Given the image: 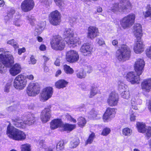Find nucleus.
I'll use <instances>...</instances> for the list:
<instances>
[{"label":"nucleus","instance_id":"f257e3e1","mask_svg":"<svg viewBox=\"0 0 151 151\" xmlns=\"http://www.w3.org/2000/svg\"><path fill=\"white\" fill-rule=\"evenodd\" d=\"M12 123L15 127L18 128H24L27 125L30 126L36 121L35 115L31 113L28 114L26 119L23 121L20 116H16L12 119Z\"/></svg>","mask_w":151,"mask_h":151},{"label":"nucleus","instance_id":"f03ea898","mask_svg":"<svg viewBox=\"0 0 151 151\" xmlns=\"http://www.w3.org/2000/svg\"><path fill=\"white\" fill-rule=\"evenodd\" d=\"M6 134L9 138L15 140L23 141L26 138L27 135L24 132L14 128L10 123L7 127Z\"/></svg>","mask_w":151,"mask_h":151},{"label":"nucleus","instance_id":"7ed1b4c3","mask_svg":"<svg viewBox=\"0 0 151 151\" xmlns=\"http://www.w3.org/2000/svg\"><path fill=\"white\" fill-rule=\"evenodd\" d=\"M0 73L3 72L4 66L9 67L14 63V58L9 52L5 51L3 49L0 48Z\"/></svg>","mask_w":151,"mask_h":151},{"label":"nucleus","instance_id":"20e7f679","mask_svg":"<svg viewBox=\"0 0 151 151\" xmlns=\"http://www.w3.org/2000/svg\"><path fill=\"white\" fill-rule=\"evenodd\" d=\"M131 52L130 48L127 45H122L116 51L115 57L119 61L124 62L129 60Z\"/></svg>","mask_w":151,"mask_h":151},{"label":"nucleus","instance_id":"39448f33","mask_svg":"<svg viewBox=\"0 0 151 151\" xmlns=\"http://www.w3.org/2000/svg\"><path fill=\"white\" fill-rule=\"evenodd\" d=\"M132 8V4L129 0H123L121 3L114 4L111 7V10L112 12L115 13L118 12H125Z\"/></svg>","mask_w":151,"mask_h":151},{"label":"nucleus","instance_id":"423d86ee","mask_svg":"<svg viewBox=\"0 0 151 151\" xmlns=\"http://www.w3.org/2000/svg\"><path fill=\"white\" fill-rule=\"evenodd\" d=\"M63 35L65 41L70 47H74L76 46L78 39V38H73L74 34L73 29H66L63 32Z\"/></svg>","mask_w":151,"mask_h":151},{"label":"nucleus","instance_id":"0eeeda50","mask_svg":"<svg viewBox=\"0 0 151 151\" xmlns=\"http://www.w3.org/2000/svg\"><path fill=\"white\" fill-rule=\"evenodd\" d=\"M65 42L60 37H57L53 38L50 42V44L52 49L56 50H62L65 46Z\"/></svg>","mask_w":151,"mask_h":151},{"label":"nucleus","instance_id":"6e6552de","mask_svg":"<svg viewBox=\"0 0 151 151\" xmlns=\"http://www.w3.org/2000/svg\"><path fill=\"white\" fill-rule=\"evenodd\" d=\"M135 16L134 14H131L124 17L120 21V24L124 29L131 27L134 23Z\"/></svg>","mask_w":151,"mask_h":151},{"label":"nucleus","instance_id":"1a4fd4ad","mask_svg":"<svg viewBox=\"0 0 151 151\" xmlns=\"http://www.w3.org/2000/svg\"><path fill=\"white\" fill-rule=\"evenodd\" d=\"M27 83V80L24 75L20 74L17 76L14 79V86L19 90L23 89Z\"/></svg>","mask_w":151,"mask_h":151},{"label":"nucleus","instance_id":"9d476101","mask_svg":"<svg viewBox=\"0 0 151 151\" xmlns=\"http://www.w3.org/2000/svg\"><path fill=\"white\" fill-rule=\"evenodd\" d=\"M40 89L38 83L32 82L29 84L27 88V93L29 96H35L39 93Z\"/></svg>","mask_w":151,"mask_h":151},{"label":"nucleus","instance_id":"9b49d317","mask_svg":"<svg viewBox=\"0 0 151 151\" xmlns=\"http://www.w3.org/2000/svg\"><path fill=\"white\" fill-rule=\"evenodd\" d=\"M61 14L57 10L51 12L49 16V20L51 24L56 26L59 24L61 22Z\"/></svg>","mask_w":151,"mask_h":151},{"label":"nucleus","instance_id":"f8f14e48","mask_svg":"<svg viewBox=\"0 0 151 151\" xmlns=\"http://www.w3.org/2000/svg\"><path fill=\"white\" fill-rule=\"evenodd\" d=\"M53 93V89L50 87H47L44 88L40 97V100L44 101L47 100L52 96Z\"/></svg>","mask_w":151,"mask_h":151},{"label":"nucleus","instance_id":"ddd939ff","mask_svg":"<svg viewBox=\"0 0 151 151\" xmlns=\"http://www.w3.org/2000/svg\"><path fill=\"white\" fill-rule=\"evenodd\" d=\"M93 50V47L90 43H86L82 45L80 51L84 56H89L92 54Z\"/></svg>","mask_w":151,"mask_h":151},{"label":"nucleus","instance_id":"4468645a","mask_svg":"<svg viewBox=\"0 0 151 151\" xmlns=\"http://www.w3.org/2000/svg\"><path fill=\"white\" fill-rule=\"evenodd\" d=\"M79 58L78 52L73 50H70L67 52L66 59L70 63H73L77 61Z\"/></svg>","mask_w":151,"mask_h":151},{"label":"nucleus","instance_id":"2eb2a0df","mask_svg":"<svg viewBox=\"0 0 151 151\" xmlns=\"http://www.w3.org/2000/svg\"><path fill=\"white\" fill-rule=\"evenodd\" d=\"M136 72H131L128 73L126 77L127 80L132 84L139 83L140 81L139 76Z\"/></svg>","mask_w":151,"mask_h":151},{"label":"nucleus","instance_id":"dca6fc26","mask_svg":"<svg viewBox=\"0 0 151 151\" xmlns=\"http://www.w3.org/2000/svg\"><path fill=\"white\" fill-rule=\"evenodd\" d=\"M136 72H131L128 73L126 77L127 80L132 84L139 83L140 81L139 76Z\"/></svg>","mask_w":151,"mask_h":151},{"label":"nucleus","instance_id":"f3484780","mask_svg":"<svg viewBox=\"0 0 151 151\" xmlns=\"http://www.w3.org/2000/svg\"><path fill=\"white\" fill-rule=\"evenodd\" d=\"M34 2L32 0H24L21 4V9L24 12L30 11L33 8Z\"/></svg>","mask_w":151,"mask_h":151},{"label":"nucleus","instance_id":"a211bd4d","mask_svg":"<svg viewBox=\"0 0 151 151\" xmlns=\"http://www.w3.org/2000/svg\"><path fill=\"white\" fill-rule=\"evenodd\" d=\"M144 65L145 62L142 59L140 58L137 59L134 66L136 72L139 75H141L143 71Z\"/></svg>","mask_w":151,"mask_h":151},{"label":"nucleus","instance_id":"6ab92c4d","mask_svg":"<svg viewBox=\"0 0 151 151\" xmlns=\"http://www.w3.org/2000/svg\"><path fill=\"white\" fill-rule=\"evenodd\" d=\"M118 101L119 98L115 92H112L109 95L107 102L109 106H116Z\"/></svg>","mask_w":151,"mask_h":151},{"label":"nucleus","instance_id":"aec40b11","mask_svg":"<svg viewBox=\"0 0 151 151\" xmlns=\"http://www.w3.org/2000/svg\"><path fill=\"white\" fill-rule=\"evenodd\" d=\"M51 117V112L49 108H45L42 111L40 116V119L43 123L49 121Z\"/></svg>","mask_w":151,"mask_h":151},{"label":"nucleus","instance_id":"412c9836","mask_svg":"<svg viewBox=\"0 0 151 151\" xmlns=\"http://www.w3.org/2000/svg\"><path fill=\"white\" fill-rule=\"evenodd\" d=\"M115 112L114 109L110 108L107 109L103 116V119L104 122L108 121L114 116Z\"/></svg>","mask_w":151,"mask_h":151},{"label":"nucleus","instance_id":"4be33fe9","mask_svg":"<svg viewBox=\"0 0 151 151\" xmlns=\"http://www.w3.org/2000/svg\"><path fill=\"white\" fill-rule=\"evenodd\" d=\"M98 29L95 27L90 26L88 28L87 37L93 40L98 35Z\"/></svg>","mask_w":151,"mask_h":151},{"label":"nucleus","instance_id":"5701e85b","mask_svg":"<svg viewBox=\"0 0 151 151\" xmlns=\"http://www.w3.org/2000/svg\"><path fill=\"white\" fill-rule=\"evenodd\" d=\"M133 33L136 39L139 40L142 36V26L139 23L135 24L133 27Z\"/></svg>","mask_w":151,"mask_h":151},{"label":"nucleus","instance_id":"b1692460","mask_svg":"<svg viewBox=\"0 0 151 151\" xmlns=\"http://www.w3.org/2000/svg\"><path fill=\"white\" fill-rule=\"evenodd\" d=\"M134 47V52L137 54H140L143 52L144 50V45L142 41L138 40L136 39Z\"/></svg>","mask_w":151,"mask_h":151},{"label":"nucleus","instance_id":"393cba45","mask_svg":"<svg viewBox=\"0 0 151 151\" xmlns=\"http://www.w3.org/2000/svg\"><path fill=\"white\" fill-rule=\"evenodd\" d=\"M21 70L22 68L20 65L18 63H16L11 67L9 72L11 75L15 76L19 73Z\"/></svg>","mask_w":151,"mask_h":151},{"label":"nucleus","instance_id":"a878e982","mask_svg":"<svg viewBox=\"0 0 151 151\" xmlns=\"http://www.w3.org/2000/svg\"><path fill=\"white\" fill-rule=\"evenodd\" d=\"M141 88L144 91H150L151 90V78L144 80L141 83Z\"/></svg>","mask_w":151,"mask_h":151},{"label":"nucleus","instance_id":"bb28decb","mask_svg":"<svg viewBox=\"0 0 151 151\" xmlns=\"http://www.w3.org/2000/svg\"><path fill=\"white\" fill-rule=\"evenodd\" d=\"M63 122L60 119H55L52 120L50 122V127L52 129H54L59 127L61 128Z\"/></svg>","mask_w":151,"mask_h":151},{"label":"nucleus","instance_id":"cd10ccee","mask_svg":"<svg viewBox=\"0 0 151 151\" xmlns=\"http://www.w3.org/2000/svg\"><path fill=\"white\" fill-rule=\"evenodd\" d=\"M21 15L19 13H16L15 15L14 19L13 22L14 25L17 27H20L23 24V21L21 19Z\"/></svg>","mask_w":151,"mask_h":151},{"label":"nucleus","instance_id":"c85d7f7f","mask_svg":"<svg viewBox=\"0 0 151 151\" xmlns=\"http://www.w3.org/2000/svg\"><path fill=\"white\" fill-rule=\"evenodd\" d=\"M68 83L64 79L58 80L55 83L56 87L58 88H63L66 87Z\"/></svg>","mask_w":151,"mask_h":151},{"label":"nucleus","instance_id":"c756f323","mask_svg":"<svg viewBox=\"0 0 151 151\" xmlns=\"http://www.w3.org/2000/svg\"><path fill=\"white\" fill-rule=\"evenodd\" d=\"M76 127L75 124H69L63 123L61 126V128L64 131L70 132L74 129Z\"/></svg>","mask_w":151,"mask_h":151},{"label":"nucleus","instance_id":"7c9ffc66","mask_svg":"<svg viewBox=\"0 0 151 151\" xmlns=\"http://www.w3.org/2000/svg\"><path fill=\"white\" fill-rule=\"evenodd\" d=\"M142 100L140 99L137 100L134 98H132L131 100V104L132 108L135 110L138 109V108L136 106V104H141L142 103Z\"/></svg>","mask_w":151,"mask_h":151},{"label":"nucleus","instance_id":"2f4dec72","mask_svg":"<svg viewBox=\"0 0 151 151\" xmlns=\"http://www.w3.org/2000/svg\"><path fill=\"white\" fill-rule=\"evenodd\" d=\"M137 127L138 131L141 133H144L146 128H145V125L142 123L138 122L137 123Z\"/></svg>","mask_w":151,"mask_h":151},{"label":"nucleus","instance_id":"473e14b6","mask_svg":"<svg viewBox=\"0 0 151 151\" xmlns=\"http://www.w3.org/2000/svg\"><path fill=\"white\" fill-rule=\"evenodd\" d=\"M45 27V24L44 22L37 25V27L35 29V31L37 33H35L36 35H39L41 33L42 31L43 30Z\"/></svg>","mask_w":151,"mask_h":151},{"label":"nucleus","instance_id":"72a5a7b5","mask_svg":"<svg viewBox=\"0 0 151 151\" xmlns=\"http://www.w3.org/2000/svg\"><path fill=\"white\" fill-rule=\"evenodd\" d=\"M80 141L77 138H76L72 140L70 142V147L74 148L76 147L79 144Z\"/></svg>","mask_w":151,"mask_h":151},{"label":"nucleus","instance_id":"f704fd0d","mask_svg":"<svg viewBox=\"0 0 151 151\" xmlns=\"http://www.w3.org/2000/svg\"><path fill=\"white\" fill-rule=\"evenodd\" d=\"M63 69L65 73L68 74H71L74 73V70L70 67L67 65L63 66Z\"/></svg>","mask_w":151,"mask_h":151},{"label":"nucleus","instance_id":"c9c22d12","mask_svg":"<svg viewBox=\"0 0 151 151\" xmlns=\"http://www.w3.org/2000/svg\"><path fill=\"white\" fill-rule=\"evenodd\" d=\"M121 95L123 98L126 99H128L130 98V95L128 89H126L125 90L122 92Z\"/></svg>","mask_w":151,"mask_h":151},{"label":"nucleus","instance_id":"e433bc0d","mask_svg":"<svg viewBox=\"0 0 151 151\" xmlns=\"http://www.w3.org/2000/svg\"><path fill=\"white\" fill-rule=\"evenodd\" d=\"M21 151H31V146L30 144L26 143L21 145Z\"/></svg>","mask_w":151,"mask_h":151},{"label":"nucleus","instance_id":"4c0bfd02","mask_svg":"<svg viewBox=\"0 0 151 151\" xmlns=\"http://www.w3.org/2000/svg\"><path fill=\"white\" fill-rule=\"evenodd\" d=\"M119 90L120 91H123L126 89H128L127 86L123 83L119 81L118 83Z\"/></svg>","mask_w":151,"mask_h":151},{"label":"nucleus","instance_id":"58836bf2","mask_svg":"<svg viewBox=\"0 0 151 151\" xmlns=\"http://www.w3.org/2000/svg\"><path fill=\"white\" fill-rule=\"evenodd\" d=\"M64 148V142L63 141H59L57 145L56 150L57 151H62Z\"/></svg>","mask_w":151,"mask_h":151},{"label":"nucleus","instance_id":"ea45409f","mask_svg":"<svg viewBox=\"0 0 151 151\" xmlns=\"http://www.w3.org/2000/svg\"><path fill=\"white\" fill-rule=\"evenodd\" d=\"M122 134L125 136L130 135L132 133V131L131 129L127 127L125 128L122 130Z\"/></svg>","mask_w":151,"mask_h":151},{"label":"nucleus","instance_id":"a19ab883","mask_svg":"<svg viewBox=\"0 0 151 151\" xmlns=\"http://www.w3.org/2000/svg\"><path fill=\"white\" fill-rule=\"evenodd\" d=\"M98 92V89L97 88L92 87L91 89L89 97L92 98Z\"/></svg>","mask_w":151,"mask_h":151},{"label":"nucleus","instance_id":"79ce46f5","mask_svg":"<svg viewBox=\"0 0 151 151\" xmlns=\"http://www.w3.org/2000/svg\"><path fill=\"white\" fill-rule=\"evenodd\" d=\"M7 44L12 46L15 49L19 47L17 43L14 39L8 40L7 42Z\"/></svg>","mask_w":151,"mask_h":151},{"label":"nucleus","instance_id":"37998d69","mask_svg":"<svg viewBox=\"0 0 151 151\" xmlns=\"http://www.w3.org/2000/svg\"><path fill=\"white\" fill-rule=\"evenodd\" d=\"M78 123L79 127H83L86 123V121L83 117H81L78 119Z\"/></svg>","mask_w":151,"mask_h":151},{"label":"nucleus","instance_id":"c03bdc74","mask_svg":"<svg viewBox=\"0 0 151 151\" xmlns=\"http://www.w3.org/2000/svg\"><path fill=\"white\" fill-rule=\"evenodd\" d=\"M95 137V134L94 133H92L88 137V139L86 142V145L91 144Z\"/></svg>","mask_w":151,"mask_h":151},{"label":"nucleus","instance_id":"a18cd8bd","mask_svg":"<svg viewBox=\"0 0 151 151\" xmlns=\"http://www.w3.org/2000/svg\"><path fill=\"white\" fill-rule=\"evenodd\" d=\"M86 75V73L83 70H81L76 73L77 77L80 79L84 78Z\"/></svg>","mask_w":151,"mask_h":151},{"label":"nucleus","instance_id":"49530a36","mask_svg":"<svg viewBox=\"0 0 151 151\" xmlns=\"http://www.w3.org/2000/svg\"><path fill=\"white\" fill-rule=\"evenodd\" d=\"M145 136L148 139L151 137V127H148L146 129L145 131Z\"/></svg>","mask_w":151,"mask_h":151},{"label":"nucleus","instance_id":"de8ad7c7","mask_svg":"<svg viewBox=\"0 0 151 151\" xmlns=\"http://www.w3.org/2000/svg\"><path fill=\"white\" fill-rule=\"evenodd\" d=\"M27 19L29 20L31 25L33 26L34 25L35 22V19L34 17L31 15H29L27 16Z\"/></svg>","mask_w":151,"mask_h":151},{"label":"nucleus","instance_id":"09e8293b","mask_svg":"<svg viewBox=\"0 0 151 151\" xmlns=\"http://www.w3.org/2000/svg\"><path fill=\"white\" fill-rule=\"evenodd\" d=\"M89 117L95 118L97 115V112L94 109L91 110L89 113Z\"/></svg>","mask_w":151,"mask_h":151},{"label":"nucleus","instance_id":"8fccbe9b","mask_svg":"<svg viewBox=\"0 0 151 151\" xmlns=\"http://www.w3.org/2000/svg\"><path fill=\"white\" fill-rule=\"evenodd\" d=\"M147 11L144 14L145 18L150 17L151 15V8L150 5L147 6Z\"/></svg>","mask_w":151,"mask_h":151},{"label":"nucleus","instance_id":"3c124183","mask_svg":"<svg viewBox=\"0 0 151 151\" xmlns=\"http://www.w3.org/2000/svg\"><path fill=\"white\" fill-rule=\"evenodd\" d=\"M56 4L60 7H63L65 5L64 1L63 0H54Z\"/></svg>","mask_w":151,"mask_h":151},{"label":"nucleus","instance_id":"603ef678","mask_svg":"<svg viewBox=\"0 0 151 151\" xmlns=\"http://www.w3.org/2000/svg\"><path fill=\"white\" fill-rule=\"evenodd\" d=\"M111 130L110 128H106L103 129L101 133V134L104 136H106L108 135L110 132Z\"/></svg>","mask_w":151,"mask_h":151},{"label":"nucleus","instance_id":"864d4df0","mask_svg":"<svg viewBox=\"0 0 151 151\" xmlns=\"http://www.w3.org/2000/svg\"><path fill=\"white\" fill-rule=\"evenodd\" d=\"M96 41L99 46H102L105 44V42L101 38H98L96 39Z\"/></svg>","mask_w":151,"mask_h":151},{"label":"nucleus","instance_id":"5fc2aeb1","mask_svg":"<svg viewBox=\"0 0 151 151\" xmlns=\"http://www.w3.org/2000/svg\"><path fill=\"white\" fill-rule=\"evenodd\" d=\"M146 53L147 56L151 59V46L147 49L146 50Z\"/></svg>","mask_w":151,"mask_h":151},{"label":"nucleus","instance_id":"6e6d98bb","mask_svg":"<svg viewBox=\"0 0 151 151\" xmlns=\"http://www.w3.org/2000/svg\"><path fill=\"white\" fill-rule=\"evenodd\" d=\"M12 16H10L7 14V15L5 17L4 19L6 23H9L12 21Z\"/></svg>","mask_w":151,"mask_h":151},{"label":"nucleus","instance_id":"4d7b16f0","mask_svg":"<svg viewBox=\"0 0 151 151\" xmlns=\"http://www.w3.org/2000/svg\"><path fill=\"white\" fill-rule=\"evenodd\" d=\"M11 86V84L10 83H7L5 86L4 88V91L6 92H9Z\"/></svg>","mask_w":151,"mask_h":151},{"label":"nucleus","instance_id":"13d9d810","mask_svg":"<svg viewBox=\"0 0 151 151\" xmlns=\"http://www.w3.org/2000/svg\"><path fill=\"white\" fill-rule=\"evenodd\" d=\"M131 111V113H130V119L131 121H134L135 120L136 116L134 115V113L131 110L130 112Z\"/></svg>","mask_w":151,"mask_h":151},{"label":"nucleus","instance_id":"bf43d9fd","mask_svg":"<svg viewBox=\"0 0 151 151\" xmlns=\"http://www.w3.org/2000/svg\"><path fill=\"white\" fill-rule=\"evenodd\" d=\"M15 11L14 9H11L8 11V13L7 14L10 16H12V17L13 15L15 13Z\"/></svg>","mask_w":151,"mask_h":151},{"label":"nucleus","instance_id":"052dcab7","mask_svg":"<svg viewBox=\"0 0 151 151\" xmlns=\"http://www.w3.org/2000/svg\"><path fill=\"white\" fill-rule=\"evenodd\" d=\"M30 63L34 64L36 63V60L35 59L34 56L32 55L30 58Z\"/></svg>","mask_w":151,"mask_h":151},{"label":"nucleus","instance_id":"680f3d73","mask_svg":"<svg viewBox=\"0 0 151 151\" xmlns=\"http://www.w3.org/2000/svg\"><path fill=\"white\" fill-rule=\"evenodd\" d=\"M81 88L83 91H87L88 89V86L86 84H84L83 85L82 84Z\"/></svg>","mask_w":151,"mask_h":151},{"label":"nucleus","instance_id":"e2e57ef3","mask_svg":"<svg viewBox=\"0 0 151 151\" xmlns=\"http://www.w3.org/2000/svg\"><path fill=\"white\" fill-rule=\"evenodd\" d=\"M46 46L43 44L41 45L39 47L40 50L42 51L45 50H46Z\"/></svg>","mask_w":151,"mask_h":151},{"label":"nucleus","instance_id":"0e129e2a","mask_svg":"<svg viewBox=\"0 0 151 151\" xmlns=\"http://www.w3.org/2000/svg\"><path fill=\"white\" fill-rule=\"evenodd\" d=\"M25 78L30 80H32L34 78V76L30 74L27 76Z\"/></svg>","mask_w":151,"mask_h":151},{"label":"nucleus","instance_id":"69168bd1","mask_svg":"<svg viewBox=\"0 0 151 151\" xmlns=\"http://www.w3.org/2000/svg\"><path fill=\"white\" fill-rule=\"evenodd\" d=\"M39 147H42L43 148H44V147H45V145L44 144V141L42 140H40L39 142Z\"/></svg>","mask_w":151,"mask_h":151},{"label":"nucleus","instance_id":"338daca9","mask_svg":"<svg viewBox=\"0 0 151 151\" xmlns=\"http://www.w3.org/2000/svg\"><path fill=\"white\" fill-rule=\"evenodd\" d=\"M25 49L24 48H22L21 49H19L18 50V53L19 55H21V54L25 52Z\"/></svg>","mask_w":151,"mask_h":151},{"label":"nucleus","instance_id":"774afa93","mask_svg":"<svg viewBox=\"0 0 151 151\" xmlns=\"http://www.w3.org/2000/svg\"><path fill=\"white\" fill-rule=\"evenodd\" d=\"M54 148L49 147L45 149V151H53Z\"/></svg>","mask_w":151,"mask_h":151}]
</instances>
